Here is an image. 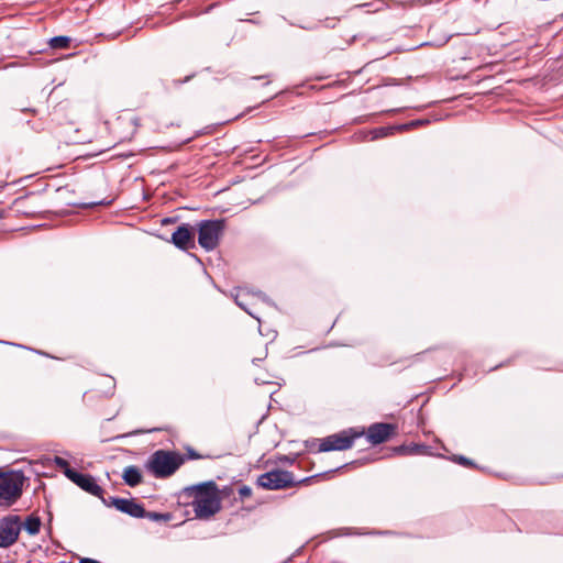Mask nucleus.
<instances>
[{
  "instance_id": "nucleus-1",
  "label": "nucleus",
  "mask_w": 563,
  "mask_h": 563,
  "mask_svg": "<svg viewBox=\"0 0 563 563\" xmlns=\"http://www.w3.org/2000/svg\"><path fill=\"white\" fill-rule=\"evenodd\" d=\"M186 492L192 498L191 505L197 518L209 519L220 511L221 500L213 481L188 487Z\"/></svg>"
},
{
  "instance_id": "nucleus-2",
  "label": "nucleus",
  "mask_w": 563,
  "mask_h": 563,
  "mask_svg": "<svg viewBox=\"0 0 563 563\" xmlns=\"http://www.w3.org/2000/svg\"><path fill=\"white\" fill-rule=\"evenodd\" d=\"M25 476L22 471H4L0 467V506L11 507L22 496Z\"/></svg>"
},
{
  "instance_id": "nucleus-3",
  "label": "nucleus",
  "mask_w": 563,
  "mask_h": 563,
  "mask_svg": "<svg viewBox=\"0 0 563 563\" xmlns=\"http://www.w3.org/2000/svg\"><path fill=\"white\" fill-rule=\"evenodd\" d=\"M181 460L172 452L158 450L153 453L146 467L157 478H164L173 475L180 466Z\"/></svg>"
},
{
  "instance_id": "nucleus-4",
  "label": "nucleus",
  "mask_w": 563,
  "mask_h": 563,
  "mask_svg": "<svg viewBox=\"0 0 563 563\" xmlns=\"http://www.w3.org/2000/svg\"><path fill=\"white\" fill-rule=\"evenodd\" d=\"M224 230L223 220H203L198 223V243L207 252L213 251Z\"/></svg>"
},
{
  "instance_id": "nucleus-5",
  "label": "nucleus",
  "mask_w": 563,
  "mask_h": 563,
  "mask_svg": "<svg viewBox=\"0 0 563 563\" xmlns=\"http://www.w3.org/2000/svg\"><path fill=\"white\" fill-rule=\"evenodd\" d=\"M296 484L291 472L274 470L262 474L257 478V485L269 490L292 487Z\"/></svg>"
},
{
  "instance_id": "nucleus-6",
  "label": "nucleus",
  "mask_w": 563,
  "mask_h": 563,
  "mask_svg": "<svg viewBox=\"0 0 563 563\" xmlns=\"http://www.w3.org/2000/svg\"><path fill=\"white\" fill-rule=\"evenodd\" d=\"M22 529L21 519L16 515H8L0 519V548L8 549L13 545Z\"/></svg>"
},
{
  "instance_id": "nucleus-7",
  "label": "nucleus",
  "mask_w": 563,
  "mask_h": 563,
  "mask_svg": "<svg viewBox=\"0 0 563 563\" xmlns=\"http://www.w3.org/2000/svg\"><path fill=\"white\" fill-rule=\"evenodd\" d=\"M360 433H352L350 431H342L340 433L331 434L320 441L319 452L342 451L352 448L354 440L358 438Z\"/></svg>"
},
{
  "instance_id": "nucleus-8",
  "label": "nucleus",
  "mask_w": 563,
  "mask_h": 563,
  "mask_svg": "<svg viewBox=\"0 0 563 563\" xmlns=\"http://www.w3.org/2000/svg\"><path fill=\"white\" fill-rule=\"evenodd\" d=\"M65 476L85 492L101 499L103 498V489L97 484L96 479L91 475L79 473L73 468H67Z\"/></svg>"
},
{
  "instance_id": "nucleus-9",
  "label": "nucleus",
  "mask_w": 563,
  "mask_h": 563,
  "mask_svg": "<svg viewBox=\"0 0 563 563\" xmlns=\"http://www.w3.org/2000/svg\"><path fill=\"white\" fill-rule=\"evenodd\" d=\"M102 501L107 506H112L117 510L126 514L133 518H144V507L136 503L133 498L125 499L120 497H110L109 500L102 498Z\"/></svg>"
},
{
  "instance_id": "nucleus-10",
  "label": "nucleus",
  "mask_w": 563,
  "mask_h": 563,
  "mask_svg": "<svg viewBox=\"0 0 563 563\" xmlns=\"http://www.w3.org/2000/svg\"><path fill=\"white\" fill-rule=\"evenodd\" d=\"M395 430L396 427L391 423H374L368 427L366 437L371 444L376 445L387 441L395 433Z\"/></svg>"
},
{
  "instance_id": "nucleus-11",
  "label": "nucleus",
  "mask_w": 563,
  "mask_h": 563,
  "mask_svg": "<svg viewBox=\"0 0 563 563\" xmlns=\"http://www.w3.org/2000/svg\"><path fill=\"white\" fill-rule=\"evenodd\" d=\"M194 232L189 224L183 223L172 235V243L180 250L195 246Z\"/></svg>"
},
{
  "instance_id": "nucleus-12",
  "label": "nucleus",
  "mask_w": 563,
  "mask_h": 563,
  "mask_svg": "<svg viewBox=\"0 0 563 563\" xmlns=\"http://www.w3.org/2000/svg\"><path fill=\"white\" fill-rule=\"evenodd\" d=\"M250 296H253V297H257L262 300H266V296L262 292V291H249L246 289H243V288H240L236 292V295L234 296V301L235 303L241 308L243 309L246 313H249L251 317L255 318L256 320L260 321V318L257 316H255L249 308H247V300L246 298L250 297Z\"/></svg>"
},
{
  "instance_id": "nucleus-13",
  "label": "nucleus",
  "mask_w": 563,
  "mask_h": 563,
  "mask_svg": "<svg viewBox=\"0 0 563 563\" xmlns=\"http://www.w3.org/2000/svg\"><path fill=\"white\" fill-rule=\"evenodd\" d=\"M122 478L126 485L135 487L142 482V473L139 467L130 465L124 468Z\"/></svg>"
},
{
  "instance_id": "nucleus-14",
  "label": "nucleus",
  "mask_w": 563,
  "mask_h": 563,
  "mask_svg": "<svg viewBox=\"0 0 563 563\" xmlns=\"http://www.w3.org/2000/svg\"><path fill=\"white\" fill-rule=\"evenodd\" d=\"M24 528L27 531L29 534H36L40 531L41 528V520L38 517L30 516L26 518L24 522Z\"/></svg>"
},
{
  "instance_id": "nucleus-15",
  "label": "nucleus",
  "mask_w": 563,
  "mask_h": 563,
  "mask_svg": "<svg viewBox=\"0 0 563 563\" xmlns=\"http://www.w3.org/2000/svg\"><path fill=\"white\" fill-rule=\"evenodd\" d=\"M395 130H399V126H386V128H377L372 130L371 140H378L385 136L391 135Z\"/></svg>"
},
{
  "instance_id": "nucleus-16",
  "label": "nucleus",
  "mask_w": 563,
  "mask_h": 563,
  "mask_svg": "<svg viewBox=\"0 0 563 563\" xmlns=\"http://www.w3.org/2000/svg\"><path fill=\"white\" fill-rule=\"evenodd\" d=\"M69 43L70 38L68 36H55L49 41V45L53 48H67Z\"/></svg>"
},
{
  "instance_id": "nucleus-17",
  "label": "nucleus",
  "mask_w": 563,
  "mask_h": 563,
  "mask_svg": "<svg viewBox=\"0 0 563 563\" xmlns=\"http://www.w3.org/2000/svg\"><path fill=\"white\" fill-rule=\"evenodd\" d=\"M170 514H162V512H155V511H146L144 518H147L152 521H168L170 519Z\"/></svg>"
},
{
  "instance_id": "nucleus-18",
  "label": "nucleus",
  "mask_w": 563,
  "mask_h": 563,
  "mask_svg": "<svg viewBox=\"0 0 563 563\" xmlns=\"http://www.w3.org/2000/svg\"><path fill=\"white\" fill-rule=\"evenodd\" d=\"M239 496L242 499L249 498L252 496V488L250 486L243 485L239 488Z\"/></svg>"
},
{
  "instance_id": "nucleus-19",
  "label": "nucleus",
  "mask_w": 563,
  "mask_h": 563,
  "mask_svg": "<svg viewBox=\"0 0 563 563\" xmlns=\"http://www.w3.org/2000/svg\"><path fill=\"white\" fill-rule=\"evenodd\" d=\"M428 123L427 120H413L410 123L399 125V130H406L412 126H418Z\"/></svg>"
},
{
  "instance_id": "nucleus-20",
  "label": "nucleus",
  "mask_w": 563,
  "mask_h": 563,
  "mask_svg": "<svg viewBox=\"0 0 563 563\" xmlns=\"http://www.w3.org/2000/svg\"><path fill=\"white\" fill-rule=\"evenodd\" d=\"M54 461L55 464L64 471V473L67 471V468H70L68 462L63 457L55 456Z\"/></svg>"
},
{
  "instance_id": "nucleus-21",
  "label": "nucleus",
  "mask_w": 563,
  "mask_h": 563,
  "mask_svg": "<svg viewBox=\"0 0 563 563\" xmlns=\"http://www.w3.org/2000/svg\"><path fill=\"white\" fill-rule=\"evenodd\" d=\"M454 460L457 461L461 465H464V466L473 465L472 461L468 460L467 457L463 456V455L455 456Z\"/></svg>"
},
{
  "instance_id": "nucleus-22",
  "label": "nucleus",
  "mask_w": 563,
  "mask_h": 563,
  "mask_svg": "<svg viewBox=\"0 0 563 563\" xmlns=\"http://www.w3.org/2000/svg\"><path fill=\"white\" fill-rule=\"evenodd\" d=\"M79 563H100V562L97 560H93V559L85 558V559H81L79 561Z\"/></svg>"
}]
</instances>
